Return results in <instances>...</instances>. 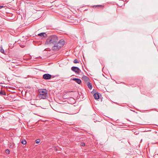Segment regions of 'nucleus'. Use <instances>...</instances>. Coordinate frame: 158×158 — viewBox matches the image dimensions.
I'll return each instance as SVG.
<instances>
[{
  "mask_svg": "<svg viewBox=\"0 0 158 158\" xmlns=\"http://www.w3.org/2000/svg\"><path fill=\"white\" fill-rule=\"evenodd\" d=\"M58 37L56 35H52L49 36L46 40L45 44L49 46H53L52 50L56 51L59 50L64 45V40L61 39L59 41Z\"/></svg>",
  "mask_w": 158,
  "mask_h": 158,
  "instance_id": "f257e3e1",
  "label": "nucleus"
},
{
  "mask_svg": "<svg viewBox=\"0 0 158 158\" xmlns=\"http://www.w3.org/2000/svg\"><path fill=\"white\" fill-rule=\"evenodd\" d=\"M38 91L40 98L45 99L48 98V91L46 89H39Z\"/></svg>",
  "mask_w": 158,
  "mask_h": 158,
  "instance_id": "f03ea898",
  "label": "nucleus"
},
{
  "mask_svg": "<svg viewBox=\"0 0 158 158\" xmlns=\"http://www.w3.org/2000/svg\"><path fill=\"white\" fill-rule=\"evenodd\" d=\"M71 70L75 72L77 74H78L80 72L81 70L77 67H73L71 68Z\"/></svg>",
  "mask_w": 158,
  "mask_h": 158,
  "instance_id": "7ed1b4c3",
  "label": "nucleus"
},
{
  "mask_svg": "<svg viewBox=\"0 0 158 158\" xmlns=\"http://www.w3.org/2000/svg\"><path fill=\"white\" fill-rule=\"evenodd\" d=\"M4 88L2 86L0 85V95L1 96L6 95V93L4 90Z\"/></svg>",
  "mask_w": 158,
  "mask_h": 158,
  "instance_id": "20e7f679",
  "label": "nucleus"
},
{
  "mask_svg": "<svg viewBox=\"0 0 158 158\" xmlns=\"http://www.w3.org/2000/svg\"><path fill=\"white\" fill-rule=\"evenodd\" d=\"M52 75L48 73L45 74L43 75V78L45 80H49L51 78Z\"/></svg>",
  "mask_w": 158,
  "mask_h": 158,
  "instance_id": "39448f33",
  "label": "nucleus"
},
{
  "mask_svg": "<svg viewBox=\"0 0 158 158\" xmlns=\"http://www.w3.org/2000/svg\"><path fill=\"white\" fill-rule=\"evenodd\" d=\"M73 81H75L78 84H80L81 82V80L78 78H74L73 79Z\"/></svg>",
  "mask_w": 158,
  "mask_h": 158,
  "instance_id": "423d86ee",
  "label": "nucleus"
},
{
  "mask_svg": "<svg viewBox=\"0 0 158 158\" xmlns=\"http://www.w3.org/2000/svg\"><path fill=\"white\" fill-rule=\"evenodd\" d=\"M82 79L85 81V82H88L89 81V78L88 77L85 76H83L82 77Z\"/></svg>",
  "mask_w": 158,
  "mask_h": 158,
  "instance_id": "0eeeda50",
  "label": "nucleus"
},
{
  "mask_svg": "<svg viewBox=\"0 0 158 158\" xmlns=\"http://www.w3.org/2000/svg\"><path fill=\"white\" fill-rule=\"evenodd\" d=\"M38 36L45 37L47 36V34L45 32L41 33L38 34Z\"/></svg>",
  "mask_w": 158,
  "mask_h": 158,
  "instance_id": "6e6552de",
  "label": "nucleus"
},
{
  "mask_svg": "<svg viewBox=\"0 0 158 158\" xmlns=\"http://www.w3.org/2000/svg\"><path fill=\"white\" fill-rule=\"evenodd\" d=\"M94 99L96 100L98 99L99 98V94L97 93H95L94 94Z\"/></svg>",
  "mask_w": 158,
  "mask_h": 158,
  "instance_id": "1a4fd4ad",
  "label": "nucleus"
},
{
  "mask_svg": "<svg viewBox=\"0 0 158 158\" xmlns=\"http://www.w3.org/2000/svg\"><path fill=\"white\" fill-rule=\"evenodd\" d=\"M87 85L89 88L90 89H92V85L89 82H87Z\"/></svg>",
  "mask_w": 158,
  "mask_h": 158,
  "instance_id": "9d476101",
  "label": "nucleus"
},
{
  "mask_svg": "<svg viewBox=\"0 0 158 158\" xmlns=\"http://www.w3.org/2000/svg\"><path fill=\"white\" fill-rule=\"evenodd\" d=\"M0 52L2 53H4V51L2 47H0Z\"/></svg>",
  "mask_w": 158,
  "mask_h": 158,
  "instance_id": "9b49d317",
  "label": "nucleus"
},
{
  "mask_svg": "<svg viewBox=\"0 0 158 158\" xmlns=\"http://www.w3.org/2000/svg\"><path fill=\"white\" fill-rule=\"evenodd\" d=\"M21 143L23 144H26L27 143V142L25 140H22Z\"/></svg>",
  "mask_w": 158,
  "mask_h": 158,
  "instance_id": "f8f14e48",
  "label": "nucleus"
},
{
  "mask_svg": "<svg viewBox=\"0 0 158 158\" xmlns=\"http://www.w3.org/2000/svg\"><path fill=\"white\" fill-rule=\"evenodd\" d=\"M6 152L7 154H9L10 153V151L9 149H7L6 150Z\"/></svg>",
  "mask_w": 158,
  "mask_h": 158,
  "instance_id": "ddd939ff",
  "label": "nucleus"
},
{
  "mask_svg": "<svg viewBox=\"0 0 158 158\" xmlns=\"http://www.w3.org/2000/svg\"><path fill=\"white\" fill-rule=\"evenodd\" d=\"M40 141V139H38L35 140V143H39Z\"/></svg>",
  "mask_w": 158,
  "mask_h": 158,
  "instance_id": "4468645a",
  "label": "nucleus"
},
{
  "mask_svg": "<svg viewBox=\"0 0 158 158\" xmlns=\"http://www.w3.org/2000/svg\"><path fill=\"white\" fill-rule=\"evenodd\" d=\"M73 62L75 63H79L78 61L77 60V59L74 60Z\"/></svg>",
  "mask_w": 158,
  "mask_h": 158,
  "instance_id": "2eb2a0df",
  "label": "nucleus"
},
{
  "mask_svg": "<svg viewBox=\"0 0 158 158\" xmlns=\"http://www.w3.org/2000/svg\"><path fill=\"white\" fill-rule=\"evenodd\" d=\"M81 145L83 146H84L85 145V143H81Z\"/></svg>",
  "mask_w": 158,
  "mask_h": 158,
  "instance_id": "dca6fc26",
  "label": "nucleus"
},
{
  "mask_svg": "<svg viewBox=\"0 0 158 158\" xmlns=\"http://www.w3.org/2000/svg\"><path fill=\"white\" fill-rule=\"evenodd\" d=\"M3 7V6H0V9L2 8Z\"/></svg>",
  "mask_w": 158,
  "mask_h": 158,
  "instance_id": "f3484780",
  "label": "nucleus"
},
{
  "mask_svg": "<svg viewBox=\"0 0 158 158\" xmlns=\"http://www.w3.org/2000/svg\"><path fill=\"white\" fill-rule=\"evenodd\" d=\"M97 6V7H98H98H101V6H99V5H98V6Z\"/></svg>",
  "mask_w": 158,
  "mask_h": 158,
  "instance_id": "a211bd4d",
  "label": "nucleus"
},
{
  "mask_svg": "<svg viewBox=\"0 0 158 158\" xmlns=\"http://www.w3.org/2000/svg\"><path fill=\"white\" fill-rule=\"evenodd\" d=\"M12 63H15V62H14V61H12L11 62Z\"/></svg>",
  "mask_w": 158,
  "mask_h": 158,
  "instance_id": "6ab92c4d",
  "label": "nucleus"
},
{
  "mask_svg": "<svg viewBox=\"0 0 158 158\" xmlns=\"http://www.w3.org/2000/svg\"><path fill=\"white\" fill-rule=\"evenodd\" d=\"M12 63H15V62H14V61H12L11 62Z\"/></svg>",
  "mask_w": 158,
  "mask_h": 158,
  "instance_id": "aec40b11",
  "label": "nucleus"
},
{
  "mask_svg": "<svg viewBox=\"0 0 158 158\" xmlns=\"http://www.w3.org/2000/svg\"><path fill=\"white\" fill-rule=\"evenodd\" d=\"M13 67H14V68H15V66H13Z\"/></svg>",
  "mask_w": 158,
  "mask_h": 158,
  "instance_id": "412c9836",
  "label": "nucleus"
}]
</instances>
